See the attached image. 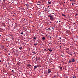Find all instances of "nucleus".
<instances>
[{
  "label": "nucleus",
  "mask_w": 78,
  "mask_h": 78,
  "mask_svg": "<svg viewBox=\"0 0 78 78\" xmlns=\"http://www.w3.org/2000/svg\"><path fill=\"white\" fill-rule=\"evenodd\" d=\"M59 22H61V21H59Z\"/></svg>",
  "instance_id": "f704fd0d"
},
{
  "label": "nucleus",
  "mask_w": 78,
  "mask_h": 78,
  "mask_svg": "<svg viewBox=\"0 0 78 78\" xmlns=\"http://www.w3.org/2000/svg\"><path fill=\"white\" fill-rule=\"evenodd\" d=\"M60 56H62V57H64V56H63V55H60Z\"/></svg>",
  "instance_id": "412c9836"
},
{
  "label": "nucleus",
  "mask_w": 78,
  "mask_h": 78,
  "mask_svg": "<svg viewBox=\"0 0 78 78\" xmlns=\"http://www.w3.org/2000/svg\"><path fill=\"white\" fill-rule=\"evenodd\" d=\"M48 7H49V6H48Z\"/></svg>",
  "instance_id": "37998d69"
},
{
  "label": "nucleus",
  "mask_w": 78,
  "mask_h": 78,
  "mask_svg": "<svg viewBox=\"0 0 78 78\" xmlns=\"http://www.w3.org/2000/svg\"><path fill=\"white\" fill-rule=\"evenodd\" d=\"M21 34H23V32H22L21 33Z\"/></svg>",
  "instance_id": "f3484780"
},
{
  "label": "nucleus",
  "mask_w": 78,
  "mask_h": 78,
  "mask_svg": "<svg viewBox=\"0 0 78 78\" xmlns=\"http://www.w3.org/2000/svg\"><path fill=\"white\" fill-rule=\"evenodd\" d=\"M48 4H49V5H50V4H51V2H48Z\"/></svg>",
  "instance_id": "ddd939ff"
},
{
  "label": "nucleus",
  "mask_w": 78,
  "mask_h": 78,
  "mask_svg": "<svg viewBox=\"0 0 78 78\" xmlns=\"http://www.w3.org/2000/svg\"><path fill=\"white\" fill-rule=\"evenodd\" d=\"M36 37H34L33 38L34 40V39H35V40H36Z\"/></svg>",
  "instance_id": "4468645a"
},
{
  "label": "nucleus",
  "mask_w": 78,
  "mask_h": 78,
  "mask_svg": "<svg viewBox=\"0 0 78 78\" xmlns=\"http://www.w3.org/2000/svg\"><path fill=\"white\" fill-rule=\"evenodd\" d=\"M37 57H36V61H37Z\"/></svg>",
  "instance_id": "cd10ccee"
},
{
  "label": "nucleus",
  "mask_w": 78,
  "mask_h": 78,
  "mask_svg": "<svg viewBox=\"0 0 78 78\" xmlns=\"http://www.w3.org/2000/svg\"><path fill=\"white\" fill-rule=\"evenodd\" d=\"M9 55H11L10 54V53H8Z\"/></svg>",
  "instance_id": "bb28decb"
},
{
  "label": "nucleus",
  "mask_w": 78,
  "mask_h": 78,
  "mask_svg": "<svg viewBox=\"0 0 78 78\" xmlns=\"http://www.w3.org/2000/svg\"><path fill=\"white\" fill-rule=\"evenodd\" d=\"M50 28H48V31H50Z\"/></svg>",
  "instance_id": "2eb2a0df"
},
{
  "label": "nucleus",
  "mask_w": 78,
  "mask_h": 78,
  "mask_svg": "<svg viewBox=\"0 0 78 78\" xmlns=\"http://www.w3.org/2000/svg\"><path fill=\"white\" fill-rule=\"evenodd\" d=\"M42 39L43 40H45V37H43Z\"/></svg>",
  "instance_id": "39448f33"
},
{
  "label": "nucleus",
  "mask_w": 78,
  "mask_h": 78,
  "mask_svg": "<svg viewBox=\"0 0 78 78\" xmlns=\"http://www.w3.org/2000/svg\"><path fill=\"white\" fill-rule=\"evenodd\" d=\"M0 62H1V60H0Z\"/></svg>",
  "instance_id": "e433bc0d"
},
{
  "label": "nucleus",
  "mask_w": 78,
  "mask_h": 78,
  "mask_svg": "<svg viewBox=\"0 0 78 78\" xmlns=\"http://www.w3.org/2000/svg\"><path fill=\"white\" fill-rule=\"evenodd\" d=\"M44 50L46 51H47V50H46V49H44Z\"/></svg>",
  "instance_id": "b1692460"
},
{
  "label": "nucleus",
  "mask_w": 78,
  "mask_h": 78,
  "mask_svg": "<svg viewBox=\"0 0 78 78\" xmlns=\"http://www.w3.org/2000/svg\"><path fill=\"white\" fill-rule=\"evenodd\" d=\"M20 48H19V49H20Z\"/></svg>",
  "instance_id": "4c0bfd02"
},
{
  "label": "nucleus",
  "mask_w": 78,
  "mask_h": 78,
  "mask_svg": "<svg viewBox=\"0 0 78 78\" xmlns=\"http://www.w3.org/2000/svg\"><path fill=\"white\" fill-rule=\"evenodd\" d=\"M67 50H69V48H67Z\"/></svg>",
  "instance_id": "4be33fe9"
},
{
  "label": "nucleus",
  "mask_w": 78,
  "mask_h": 78,
  "mask_svg": "<svg viewBox=\"0 0 78 78\" xmlns=\"http://www.w3.org/2000/svg\"><path fill=\"white\" fill-rule=\"evenodd\" d=\"M57 74V76H58L59 74Z\"/></svg>",
  "instance_id": "c85d7f7f"
},
{
  "label": "nucleus",
  "mask_w": 78,
  "mask_h": 78,
  "mask_svg": "<svg viewBox=\"0 0 78 78\" xmlns=\"http://www.w3.org/2000/svg\"><path fill=\"white\" fill-rule=\"evenodd\" d=\"M37 66H35L34 67V69H36V68H37Z\"/></svg>",
  "instance_id": "7ed1b4c3"
},
{
  "label": "nucleus",
  "mask_w": 78,
  "mask_h": 78,
  "mask_svg": "<svg viewBox=\"0 0 78 78\" xmlns=\"http://www.w3.org/2000/svg\"><path fill=\"white\" fill-rule=\"evenodd\" d=\"M48 73H50V72H51V70L50 69H48Z\"/></svg>",
  "instance_id": "20e7f679"
},
{
  "label": "nucleus",
  "mask_w": 78,
  "mask_h": 78,
  "mask_svg": "<svg viewBox=\"0 0 78 78\" xmlns=\"http://www.w3.org/2000/svg\"><path fill=\"white\" fill-rule=\"evenodd\" d=\"M74 54H75V52L74 53Z\"/></svg>",
  "instance_id": "c03bdc74"
},
{
  "label": "nucleus",
  "mask_w": 78,
  "mask_h": 78,
  "mask_svg": "<svg viewBox=\"0 0 78 78\" xmlns=\"http://www.w3.org/2000/svg\"><path fill=\"white\" fill-rule=\"evenodd\" d=\"M37 5H40V4H37Z\"/></svg>",
  "instance_id": "a878e982"
},
{
  "label": "nucleus",
  "mask_w": 78,
  "mask_h": 78,
  "mask_svg": "<svg viewBox=\"0 0 78 78\" xmlns=\"http://www.w3.org/2000/svg\"><path fill=\"white\" fill-rule=\"evenodd\" d=\"M18 41H19V39H18Z\"/></svg>",
  "instance_id": "72a5a7b5"
},
{
  "label": "nucleus",
  "mask_w": 78,
  "mask_h": 78,
  "mask_svg": "<svg viewBox=\"0 0 78 78\" xmlns=\"http://www.w3.org/2000/svg\"><path fill=\"white\" fill-rule=\"evenodd\" d=\"M58 37L60 38L61 39V38L60 37Z\"/></svg>",
  "instance_id": "2f4dec72"
},
{
  "label": "nucleus",
  "mask_w": 78,
  "mask_h": 78,
  "mask_svg": "<svg viewBox=\"0 0 78 78\" xmlns=\"http://www.w3.org/2000/svg\"><path fill=\"white\" fill-rule=\"evenodd\" d=\"M62 16H63V17H66V15H64V13H63L62 14Z\"/></svg>",
  "instance_id": "0eeeda50"
},
{
  "label": "nucleus",
  "mask_w": 78,
  "mask_h": 78,
  "mask_svg": "<svg viewBox=\"0 0 78 78\" xmlns=\"http://www.w3.org/2000/svg\"><path fill=\"white\" fill-rule=\"evenodd\" d=\"M20 49H21V50H22V47H21L20 48Z\"/></svg>",
  "instance_id": "aec40b11"
},
{
  "label": "nucleus",
  "mask_w": 78,
  "mask_h": 78,
  "mask_svg": "<svg viewBox=\"0 0 78 78\" xmlns=\"http://www.w3.org/2000/svg\"><path fill=\"white\" fill-rule=\"evenodd\" d=\"M49 44H50V43H49Z\"/></svg>",
  "instance_id": "79ce46f5"
},
{
  "label": "nucleus",
  "mask_w": 78,
  "mask_h": 78,
  "mask_svg": "<svg viewBox=\"0 0 78 78\" xmlns=\"http://www.w3.org/2000/svg\"><path fill=\"white\" fill-rule=\"evenodd\" d=\"M37 45V44L36 43L34 44V45H35V46H36Z\"/></svg>",
  "instance_id": "a211bd4d"
},
{
  "label": "nucleus",
  "mask_w": 78,
  "mask_h": 78,
  "mask_svg": "<svg viewBox=\"0 0 78 78\" xmlns=\"http://www.w3.org/2000/svg\"><path fill=\"white\" fill-rule=\"evenodd\" d=\"M75 59H71V61L72 62H75Z\"/></svg>",
  "instance_id": "f03ea898"
},
{
  "label": "nucleus",
  "mask_w": 78,
  "mask_h": 78,
  "mask_svg": "<svg viewBox=\"0 0 78 78\" xmlns=\"http://www.w3.org/2000/svg\"><path fill=\"white\" fill-rule=\"evenodd\" d=\"M48 17H50V20H51L53 21L54 20V18H53V17L52 16L49 15H48Z\"/></svg>",
  "instance_id": "f257e3e1"
},
{
  "label": "nucleus",
  "mask_w": 78,
  "mask_h": 78,
  "mask_svg": "<svg viewBox=\"0 0 78 78\" xmlns=\"http://www.w3.org/2000/svg\"><path fill=\"white\" fill-rule=\"evenodd\" d=\"M37 60H39V61H40L41 60V58H40V57H39L38 58H37Z\"/></svg>",
  "instance_id": "6e6552de"
},
{
  "label": "nucleus",
  "mask_w": 78,
  "mask_h": 78,
  "mask_svg": "<svg viewBox=\"0 0 78 78\" xmlns=\"http://www.w3.org/2000/svg\"><path fill=\"white\" fill-rule=\"evenodd\" d=\"M35 58V56H34L32 58V59H34Z\"/></svg>",
  "instance_id": "6ab92c4d"
},
{
  "label": "nucleus",
  "mask_w": 78,
  "mask_h": 78,
  "mask_svg": "<svg viewBox=\"0 0 78 78\" xmlns=\"http://www.w3.org/2000/svg\"><path fill=\"white\" fill-rule=\"evenodd\" d=\"M59 68L60 69H62V67H61V66H59Z\"/></svg>",
  "instance_id": "f8f14e48"
},
{
  "label": "nucleus",
  "mask_w": 78,
  "mask_h": 78,
  "mask_svg": "<svg viewBox=\"0 0 78 78\" xmlns=\"http://www.w3.org/2000/svg\"><path fill=\"white\" fill-rule=\"evenodd\" d=\"M64 3H66V2H64Z\"/></svg>",
  "instance_id": "58836bf2"
},
{
  "label": "nucleus",
  "mask_w": 78,
  "mask_h": 78,
  "mask_svg": "<svg viewBox=\"0 0 78 78\" xmlns=\"http://www.w3.org/2000/svg\"><path fill=\"white\" fill-rule=\"evenodd\" d=\"M60 47H61V46H60Z\"/></svg>",
  "instance_id": "a18cd8bd"
},
{
  "label": "nucleus",
  "mask_w": 78,
  "mask_h": 78,
  "mask_svg": "<svg viewBox=\"0 0 78 78\" xmlns=\"http://www.w3.org/2000/svg\"><path fill=\"white\" fill-rule=\"evenodd\" d=\"M46 31H48V29L46 30Z\"/></svg>",
  "instance_id": "c756f323"
},
{
  "label": "nucleus",
  "mask_w": 78,
  "mask_h": 78,
  "mask_svg": "<svg viewBox=\"0 0 78 78\" xmlns=\"http://www.w3.org/2000/svg\"><path fill=\"white\" fill-rule=\"evenodd\" d=\"M48 50H49V51H50V52H51V51H52V50H51V49H48Z\"/></svg>",
  "instance_id": "1a4fd4ad"
},
{
  "label": "nucleus",
  "mask_w": 78,
  "mask_h": 78,
  "mask_svg": "<svg viewBox=\"0 0 78 78\" xmlns=\"http://www.w3.org/2000/svg\"><path fill=\"white\" fill-rule=\"evenodd\" d=\"M50 38H51V37H49Z\"/></svg>",
  "instance_id": "c9c22d12"
},
{
  "label": "nucleus",
  "mask_w": 78,
  "mask_h": 78,
  "mask_svg": "<svg viewBox=\"0 0 78 78\" xmlns=\"http://www.w3.org/2000/svg\"><path fill=\"white\" fill-rule=\"evenodd\" d=\"M12 72H14V70H12Z\"/></svg>",
  "instance_id": "393cba45"
},
{
  "label": "nucleus",
  "mask_w": 78,
  "mask_h": 78,
  "mask_svg": "<svg viewBox=\"0 0 78 78\" xmlns=\"http://www.w3.org/2000/svg\"><path fill=\"white\" fill-rule=\"evenodd\" d=\"M26 5H27V4H25Z\"/></svg>",
  "instance_id": "a19ab883"
},
{
  "label": "nucleus",
  "mask_w": 78,
  "mask_h": 78,
  "mask_svg": "<svg viewBox=\"0 0 78 78\" xmlns=\"http://www.w3.org/2000/svg\"><path fill=\"white\" fill-rule=\"evenodd\" d=\"M1 46V45H0V46Z\"/></svg>",
  "instance_id": "49530a36"
},
{
  "label": "nucleus",
  "mask_w": 78,
  "mask_h": 78,
  "mask_svg": "<svg viewBox=\"0 0 78 78\" xmlns=\"http://www.w3.org/2000/svg\"><path fill=\"white\" fill-rule=\"evenodd\" d=\"M73 78H76V76H74Z\"/></svg>",
  "instance_id": "5701e85b"
},
{
  "label": "nucleus",
  "mask_w": 78,
  "mask_h": 78,
  "mask_svg": "<svg viewBox=\"0 0 78 78\" xmlns=\"http://www.w3.org/2000/svg\"><path fill=\"white\" fill-rule=\"evenodd\" d=\"M32 53H35V51H32Z\"/></svg>",
  "instance_id": "9b49d317"
},
{
  "label": "nucleus",
  "mask_w": 78,
  "mask_h": 78,
  "mask_svg": "<svg viewBox=\"0 0 78 78\" xmlns=\"http://www.w3.org/2000/svg\"><path fill=\"white\" fill-rule=\"evenodd\" d=\"M66 77H67V78H68V76H67Z\"/></svg>",
  "instance_id": "ea45409f"
},
{
  "label": "nucleus",
  "mask_w": 78,
  "mask_h": 78,
  "mask_svg": "<svg viewBox=\"0 0 78 78\" xmlns=\"http://www.w3.org/2000/svg\"><path fill=\"white\" fill-rule=\"evenodd\" d=\"M72 5H73V3L72 4Z\"/></svg>",
  "instance_id": "473e14b6"
},
{
  "label": "nucleus",
  "mask_w": 78,
  "mask_h": 78,
  "mask_svg": "<svg viewBox=\"0 0 78 78\" xmlns=\"http://www.w3.org/2000/svg\"><path fill=\"white\" fill-rule=\"evenodd\" d=\"M11 36H12V37L13 36H12V35H11Z\"/></svg>",
  "instance_id": "7c9ffc66"
},
{
  "label": "nucleus",
  "mask_w": 78,
  "mask_h": 78,
  "mask_svg": "<svg viewBox=\"0 0 78 78\" xmlns=\"http://www.w3.org/2000/svg\"><path fill=\"white\" fill-rule=\"evenodd\" d=\"M27 66V67H31V65L28 64Z\"/></svg>",
  "instance_id": "423d86ee"
},
{
  "label": "nucleus",
  "mask_w": 78,
  "mask_h": 78,
  "mask_svg": "<svg viewBox=\"0 0 78 78\" xmlns=\"http://www.w3.org/2000/svg\"><path fill=\"white\" fill-rule=\"evenodd\" d=\"M26 6L28 8H29V5L28 4Z\"/></svg>",
  "instance_id": "9d476101"
},
{
  "label": "nucleus",
  "mask_w": 78,
  "mask_h": 78,
  "mask_svg": "<svg viewBox=\"0 0 78 78\" xmlns=\"http://www.w3.org/2000/svg\"><path fill=\"white\" fill-rule=\"evenodd\" d=\"M69 63H71V62H72V61H70V60L69 61Z\"/></svg>",
  "instance_id": "dca6fc26"
}]
</instances>
